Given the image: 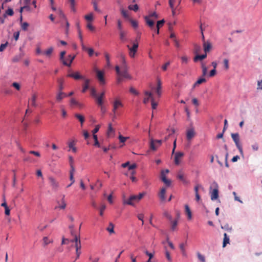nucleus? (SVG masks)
<instances>
[{
  "instance_id": "obj_1",
  "label": "nucleus",
  "mask_w": 262,
  "mask_h": 262,
  "mask_svg": "<svg viewBox=\"0 0 262 262\" xmlns=\"http://www.w3.org/2000/svg\"><path fill=\"white\" fill-rule=\"evenodd\" d=\"M115 70L118 75L117 79V83H120L124 79L130 80L132 77L128 73V71H121L118 66L115 67Z\"/></svg>"
},
{
  "instance_id": "obj_2",
  "label": "nucleus",
  "mask_w": 262,
  "mask_h": 262,
  "mask_svg": "<svg viewBox=\"0 0 262 262\" xmlns=\"http://www.w3.org/2000/svg\"><path fill=\"white\" fill-rule=\"evenodd\" d=\"M72 242H75L74 247L76 250V258L77 259L79 258L81 254V242L80 239V235H75V238L71 241Z\"/></svg>"
},
{
  "instance_id": "obj_3",
  "label": "nucleus",
  "mask_w": 262,
  "mask_h": 262,
  "mask_svg": "<svg viewBox=\"0 0 262 262\" xmlns=\"http://www.w3.org/2000/svg\"><path fill=\"white\" fill-rule=\"evenodd\" d=\"M231 136L239 152L241 154L243 155V150L242 145L239 142L240 139L239 134L238 133H232Z\"/></svg>"
},
{
  "instance_id": "obj_4",
  "label": "nucleus",
  "mask_w": 262,
  "mask_h": 262,
  "mask_svg": "<svg viewBox=\"0 0 262 262\" xmlns=\"http://www.w3.org/2000/svg\"><path fill=\"white\" fill-rule=\"evenodd\" d=\"M48 180L52 190L54 191H57L59 188V184L58 182L52 177H49L48 178Z\"/></svg>"
},
{
  "instance_id": "obj_5",
  "label": "nucleus",
  "mask_w": 262,
  "mask_h": 262,
  "mask_svg": "<svg viewBox=\"0 0 262 262\" xmlns=\"http://www.w3.org/2000/svg\"><path fill=\"white\" fill-rule=\"evenodd\" d=\"M123 106V104L120 100L118 98H116L114 100L113 103V110L112 111L114 113V117L115 118L116 114H117V110L120 107H122Z\"/></svg>"
},
{
  "instance_id": "obj_6",
  "label": "nucleus",
  "mask_w": 262,
  "mask_h": 262,
  "mask_svg": "<svg viewBox=\"0 0 262 262\" xmlns=\"http://www.w3.org/2000/svg\"><path fill=\"white\" fill-rule=\"evenodd\" d=\"M138 43L134 42L132 47H130L129 45L127 46V48L129 50V55L131 58H134L135 56L137 50L138 48Z\"/></svg>"
},
{
  "instance_id": "obj_7",
  "label": "nucleus",
  "mask_w": 262,
  "mask_h": 262,
  "mask_svg": "<svg viewBox=\"0 0 262 262\" xmlns=\"http://www.w3.org/2000/svg\"><path fill=\"white\" fill-rule=\"evenodd\" d=\"M135 202H138V201L136 195H133L130 196L128 200H125L124 196H123V204H127L133 206L134 205V203Z\"/></svg>"
},
{
  "instance_id": "obj_8",
  "label": "nucleus",
  "mask_w": 262,
  "mask_h": 262,
  "mask_svg": "<svg viewBox=\"0 0 262 262\" xmlns=\"http://www.w3.org/2000/svg\"><path fill=\"white\" fill-rule=\"evenodd\" d=\"M96 77L101 85L105 84V80L104 77V72L98 69H95Z\"/></svg>"
},
{
  "instance_id": "obj_9",
  "label": "nucleus",
  "mask_w": 262,
  "mask_h": 262,
  "mask_svg": "<svg viewBox=\"0 0 262 262\" xmlns=\"http://www.w3.org/2000/svg\"><path fill=\"white\" fill-rule=\"evenodd\" d=\"M105 96V92L103 91L99 95H97L96 97L95 98L96 100V103L98 105H102V104H103V99Z\"/></svg>"
},
{
  "instance_id": "obj_10",
  "label": "nucleus",
  "mask_w": 262,
  "mask_h": 262,
  "mask_svg": "<svg viewBox=\"0 0 262 262\" xmlns=\"http://www.w3.org/2000/svg\"><path fill=\"white\" fill-rule=\"evenodd\" d=\"M144 19L145 20L146 25L148 27H149V28L151 30H153L154 29H155V26H154L155 22H154V19L149 18L148 17H146L145 16H144Z\"/></svg>"
},
{
  "instance_id": "obj_11",
  "label": "nucleus",
  "mask_w": 262,
  "mask_h": 262,
  "mask_svg": "<svg viewBox=\"0 0 262 262\" xmlns=\"http://www.w3.org/2000/svg\"><path fill=\"white\" fill-rule=\"evenodd\" d=\"M184 156V153L182 152H177L174 155V163L176 165H179L181 162V159Z\"/></svg>"
},
{
  "instance_id": "obj_12",
  "label": "nucleus",
  "mask_w": 262,
  "mask_h": 262,
  "mask_svg": "<svg viewBox=\"0 0 262 262\" xmlns=\"http://www.w3.org/2000/svg\"><path fill=\"white\" fill-rule=\"evenodd\" d=\"M67 76L69 77H72L75 80L84 79V77L81 75L78 72L69 74Z\"/></svg>"
},
{
  "instance_id": "obj_13",
  "label": "nucleus",
  "mask_w": 262,
  "mask_h": 262,
  "mask_svg": "<svg viewBox=\"0 0 262 262\" xmlns=\"http://www.w3.org/2000/svg\"><path fill=\"white\" fill-rule=\"evenodd\" d=\"M37 96L36 94H33L32 95L31 98L29 100L28 105L30 104L32 106L36 107L37 106L36 99Z\"/></svg>"
},
{
  "instance_id": "obj_14",
  "label": "nucleus",
  "mask_w": 262,
  "mask_h": 262,
  "mask_svg": "<svg viewBox=\"0 0 262 262\" xmlns=\"http://www.w3.org/2000/svg\"><path fill=\"white\" fill-rule=\"evenodd\" d=\"M161 179L162 182L164 183L166 186H169L170 185L171 181L166 179L165 174L163 170H162L161 172Z\"/></svg>"
},
{
  "instance_id": "obj_15",
  "label": "nucleus",
  "mask_w": 262,
  "mask_h": 262,
  "mask_svg": "<svg viewBox=\"0 0 262 262\" xmlns=\"http://www.w3.org/2000/svg\"><path fill=\"white\" fill-rule=\"evenodd\" d=\"M195 133L193 128H190L187 130L186 133V138L188 140H191L195 136Z\"/></svg>"
},
{
  "instance_id": "obj_16",
  "label": "nucleus",
  "mask_w": 262,
  "mask_h": 262,
  "mask_svg": "<svg viewBox=\"0 0 262 262\" xmlns=\"http://www.w3.org/2000/svg\"><path fill=\"white\" fill-rule=\"evenodd\" d=\"M212 47L211 43L209 41H204L203 42V48L205 53L209 52Z\"/></svg>"
},
{
  "instance_id": "obj_17",
  "label": "nucleus",
  "mask_w": 262,
  "mask_h": 262,
  "mask_svg": "<svg viewBox=\"0 0 262 262\" xmlns=\"http://www.w3.org/2000/svg\"><path fill=\"white\" fill-rule=\"evenodd\" d=\"M177 178L181 181L184 184H186L189 183V182L185 178L184 173L181 171H179L177 175Z\"/></svg>"
},
{
  "instance_id": "obj_18",
  "label": "nucleus",
  "mask_w": 262,
  "mask_h": 262,
  "mask_svg": "<svg viewBox=\"0 0 262 262\" xmlns=\"http://www.w3.org/2000/svg\"><path fill=\"white\" fill-rule=\"evenodd\" d=\"M70 105L71 106H76L79 108L83 107L82 104L79 103L74 98L71 99L70 100Z\"/></svg>"
},
{
  "instance_id": "obj_19",
  "label": "nucleus",
  "mask_w": 262,
  "mask_h": 262,
  "mask_svg": "<svg viewBox=\"0 0 262 262\" xmlns=\"http://www.w3.org/2000/svg\"><path fill=\"white\" fill-rule=\"evenodd\" d=\"M166 191V188L164 187H163L161 189L160 192L159 193V197L161 201H164L165 200Z\"/></svg>"
},
{
  "instance_id": "obj_20",
  "label": "nucleus",
  "mask_w": 262,
  "mask_h": 262,
  "mask_svg": "<svg viewBox=\"0 0 262 262\" xmlns=\"http://www.w3.org/2000/svg\"><path fill=\"white\" fill-rule=\"evenodd\" d=\"M67 96V95L62 92V91H59L58 93L57 94L56 99L57 101L60 102L62 99L66 97Z\"/></svg>"
},
{
  "instance_id": "obj_21",
  "label": "nucleus",
  "mask_w": 262,
  "mask_h": 262,
  "mask_svg": "<svg viewBox=\"0 0 262 262\" xmlns=\"http://www.w3.org/2000/svg\"><path fill=\"white\" fill-rule=\"evenodd\" d=\"M219 197V190L218 189L214 188L213 189L212 192H211V199L212 201H214L217 199Z\"/></svg>"
},
{
  "instance_id": "obj_22",
  "label": "nucleus",
  "mask_w": 262,
  "mask_h": 262,
  "mask_svg": "<svg viewBox=\"0 0 262 262\" xmlns=\"http://www.w3.org/2000/svg\"><path fill=\"white\" fill-rule=\"evenodd\" d=\"M162 83L159 79L157 80V87L156 89V93L159 97L161 95Z\"/></svg>"
},
{
  "instance_id": "obj_23",
  "label": "nucleus",
  "mask_w": 262,
  "mask_h": 262,
  "mask_svg": "<svg viewBox=\"0 0 262 262\" xmlns=\"http://www.w3.org/2000/svg\"><path fill=\"white\" fill-rule=\"evenodd\" d=\"M66 53V52L64 51H62L60 53V60L62 61L63 64H64V66H66L68 67H70V64H68V62L64 60V56Z\"/></svg>"
},
{
  "instance_id": "obj_24",
  "label": "nucleus",
  "mask_w": 262,
  "mask_h": 262,
  "mask_svg": "<svg viewBox=\"0 0 262 262\" xmlns=\"http://www.w3.org/2000/svg\"><path fill=\"white\" fill-rule=\"evenodd\" d=\"M145 95L146 96L143 102L145 104H146L148 102L149 99H151V100H152V98H153L152 96V94L150 92H148L147 91H146L145 92Z\"/></svg>"
},
{
  "instance_id": "obj_25",
  "label": "nucleus",
  "mask_w": 262,
  "mask_h": 262,
  "mask_svg": "<svg viewBox=\"0 0 262 262\" xmlns=\"http://www.w3.org/2000/svg\"><path fill=\"white\" fill-rule=\"evenodd\" d=\"M81 47L82 50L88 52L90 56H92L93 55L94 52L92 48H88L84 44L82 45Z\"/></svg>"
},
{
  "instance_id": "obj_26",
  "label": "nucleus",
  "mask_w": 262,
  "mask_h": 262,
  "mask_svg": "<svg viewBox=\"0 0 262 262\" xmlns=\"http://www.w3.org/2000/svg\"><path fill=\"white\" fill-rule=\"evenodd\" d=\"M186 245V243H181L179 245V247L181 250L182 254L184 257H187V253L185 250Z\"/></svg>"
},
{
  "instance_id": "obj_27",
  "label": "nucleus",
  "mask_w": 262,
  "mask_h": 262,
  "mask_svg": "<svg viewBox=\"0 0 262 262\" xmlns=\"http://www.w3.org/2000/svg\"><path fill=\"white\" fill-rule=\"evenodd\" d=\"M58 83V91H62L63 89L64 79L63 78H58L57 80Z\"/></svg>"
},
{
  "instance_id": "obj_28",
  "label": "nucleus",
  "mask_w": 262,
  "mask_h": 262,
  "mask_svg": "<svg viewBox=\"0 0 262 262\" xmlns=\"http://www.w3.org/2000/svg\"><path fill=\"white\" fill-rule=\"evenodd\" d=\"M90 82V80L88 79H84V83L83 85V88L82 90V93H85L86 90L89 88V83Z\"/></svg>"
},
{
  "instance_id": "obj_29",
  "label": "nucleus",
  "mask_w": 262,
  "mask_h": 262,
  "mask_svg": "<svg viewBox=\"0 0 262 262\" xmlns=\"http://www.w3.org/2000/svg\"><path fill=\"white\" fill-rule=\"evenodd\" d=\"M54 50V48L51 47L47 49L43 53H42L46 56L50 57L52 54Z\"/></svg>"
},
{
  "instance_id": "obj_30",
  "label": "nucleus",
  "mask_w": 262,
  "mask_h": 262,
  "mask_svg": "<svg viewBox=\"0 0 262 262\" xmlns=\"http://www.w3.org/2000/svg\"><path fill=\"white\" fill-rule=\"evenodd\" d=\"M165 23L164 19H162L157 21L156 24V28H157V34H159L160 28H161Z\"/></svg>"
},
{
  "instance_id": "obj_31",
  "label": "nucleus",
  "mask_w": 262,
  "mask_h": 262,
  "mask_svg": "<svg viewBox=\"0 0 262 262\" xmlns=\"http://www.w3.org/2000/svg\"><path fill=\"white\" fill-rule=\"evenodd\" d=\"M207 57V53H205L204 54L202 55H197L195 56L194 58V61L196 62L199 60H203L205 58H206Z\"/></svg>"
},
{
  "instance_id": "obj_32",
  "label": "nucleus",
  "mask_w": 262,
  "mask_h": 262,
  "mask_svg": "<svg viewBox=\"0 0 262 262\" xmlns=\"http://www.w3.org/2000/svg\"><path fill=\"white\" fill-rule=\"evenodd\" d=\"M185 212L188 216V219L190 220L192 217V214L191 210L188 205H185Z\"/></svg>"
},
{
  "instance_id": "obj_33",
  "label": "nucleus",
  "mask_w": 262,
  "mask_h": 262,
  "mask_svg": "<svg viewBox=\"0 0 262 262\" xmlns=\"http://www.w3.org/2000/svg\"><path fill=\"white\" fill-rule=\"evenodd\" d=\"M230 242L229 237L228 236L227 233L224 234V239L223 243V247H225L227 244H229Z\"/></svg>"
},
{
  "instance_id": "obj_34",
  "label": "nucleus",
  "mask_w": 262,
  "mask_h": 262,
  "mask_svg": "<svg viewBox=\"0 0 262 262\" xmlns=\"http://www.w3.org/2000/svg\"><path fill=\"white\" fill-rule=\"evenodd\" d=\"M75 117L80 121L82 125L85 120L84 116L79 114H76Z\"/></svg>"
},
{
  "instance_id": "obj_35",
  "label": "nucleus",
  "mask_w": 262,
  "mask_h": 262,
  "mask_svg": "<svg viewBox=\"0 0 262 262\" xmlns=\"http://www.w3.org/2000/svg\"><path fill=\"white\" fill-rule=\"evenodd\" d=\"M206 81L205 78H199L193 84V86L194 88V87H196L197 86H198L199 85L204 83V82H205Z\"/></svg>"
},
{
  "instance_id": "obj_36",
  "label": "nucleus",
  "mask_w": 262,
  "mask_h": 262,
  "mask_svg": "<svg viewBox=\"0 0 262 262\" xmlns=\"http://www.w3.org/2000/svg\"><path fill=\"white\" fill-rule=\"evenodd\" d=\"M146 17H148L150 19H158L159 17L158 14L156 12H150L148 14V15L146 16Z\"/></svg>"
},
{
  "instance_id": "obj_37",
  "label": "nucleus",
  "mask_w": 262,
  "mask_h": 262,
  "mask_svg": "<svg viewBox=\"0 0 262 262\" xmlns=\"http://www.w3.org/2000/svg\"><path fill=\"white\" fill-rule=\"evenodd\" d=\"M64 195L63 196V198L61 200V204L58 203L59 206H58V208L61 209H64L66 208V205H67L66 203L64 200ZM56 208H57V207H56Z\"/></svg>"
},
{
  "instance_id": "obj_38",
  "label": "nucleus",
  "mask_w": 262,
  "mask_h": 262,
  "mask_svg": "<svg viewBox=\"0 0 262 262\" xmlns=\"http://www.w3.org/2000/svg\"><path fill=\"white\" fill-rule=\"evenodd\" d=\"M126 33L123 31V30H121V31H119V36H120V39L124 41L125 40H126Z\"/></svg>"
},
{
  "instance_id": "obj_39",
  "label": "nucleus",
  "mask_w": 262,
  "mask_h": 262,
  "mask_svg": "<svg viewBox=\"0 0 262 262\" xmlns=\"http://www.w3.org/2000/svg\"><path fill=\"white\" fill-rule=\"evenodd\" d=\"M53 242L52 238L50 239L48 237H44L43 238V243L44 246H46L50 243H52Z\"/></svg>"
},
{
  "instance_id": "obj_40",
  "label": "nucleus",
  "mask_w": 262,
  "mask_h": 262,
  "mask_svg": "<svg viewBox=\"0 0 262 262\" xmlns=\"http://www.w3.org/2000/svg\"><path fill=\"white\" fill-rule=\"evenodd\" d=\"M74 171V168L73 165H71V170L70 171V179L72 182V184H73L75 182L74 179V176H73V172Z\"/></svg>"
},
{
  "instance_id": "obj_41",
  "label": "nucleus",
  "mask_w": 262,
  "mask_h": 262,
  "mask_svg": "<svg viewBox=\"0 0 262 262\" xmlns=\"http://www.w3.org/2000/svg\"><path fill=\"white\" fill-rule=\"evenodd\" d=\"M156 143L155 142V141L153 139H151L150 143V149L152 150H157L158 148V146H156Z\"/></svg>"
},
{
  "instance_id": "obj_42",
  "label": "nucleus",
  "mask_w": 262,
  "mask_h": 262,
  "mask_svg": "<svg viewBox=\"0 0 262 262\" xmlns=\"http://www.w3.org/2000/svg\"><path fill=\"white\" fill-rule=\"evenodd\" d=\"M106 209V205L102 203L100 205V209H99V214L100 216H103V211Z\"/></svg>"
},
{
  "instance_id": "obj_43",
  "label": "nucleus",
  "mask_w": 262,
  "mask_h": 262,
  "mask_svg": "<svg viewBox=\"0 0 262 262\" xmlns=\"http://www.w3.org/2000/svg\"><path fill=\"white\" fill-rule=\"evenodd\" d=\"M84 18L89 21H92L93 20V14L92 13H90L88 15L84 16Z\"/></svg>"
},
{
  "instance_id": "obj_44",
  "label": "nucleus",
  "mask_w": 262,
  "mask_h": 262,
  "mask_svg": "<svg viewBox=\"0 0 262 262\" xmlns=\"http://www.w3.org/2000/svg\"><path fill=\"white\" fill-rule=\"evenodd\" d=\"M128 8L130 10H133L136 12L139 10V6L137 4H135L134 5H129L128 6Z\"/></svg>"
},
{
  "instance_id": "obj_45",
  "label": "nucleus",
  "mask_w": 262,
  "mask_h": 262,
  "mask_svg": "<svg viewBox=\"0 0 262 262\" xmlns=\"http://www.w3.org/2000/svg\"><path fill=\"white\" fill-rule=\"evenodd\" d=\"M202 74L203 76H205L206 75L207 73V68L205 66V64L204 63H202Z\"/></svg>"
},
{
  "instance_id": "obj_46",
  "label": "nucleus",
  "mask_w": 262,
  "mask_h": 262,
  "mask_svg": "<svg viewBox=\"0 0 262 262\" xmlns=\"http://www.w3.org/2000/svg\"><path fill=\"white\" fill-rule=\"evenodd\" d=\"M114 226L113 223H110L109 224V226L107 228V230L111 233H114Z\"/></svg>"
},
{
  "instance_id": "obj_47",
  "label": "nucleus",
  "mask_w": 262,
  "mask_h": 262,
  "mask_svg": "<svg viewBox=\"0 0 262 262\" xmlns=\"http://www.w3.org/2000/svg\"><path fill=\"white\" fill-rule=\"evenodd\" d=\"M182 63L187 64L189 61V58L186 55H183L181 57Z\"/></svg>"
},
{
  "instance_id": "obj_48",
  "label": "nucleus",
  "mask_w": 262,
  "mask_h": 262,
  "mask_svg": "<svg viewBox=\"0 0 262 262\" xmlns=\"http://www.w3.org/2000/svg\"><path fill=\"white\" fill-rule=\"evenodd\" d=\"M29 27V24L27 22H24L21 23V29L24 31H27L28 30V28Z\"/></svg>"
},
{
  "instance_id": "obj_49",
  "label": "nucleus",
  "mask_w": 262,
  "mask_h": 262,
  "mask_svg": "<svg viewBox=\"0 0 262 262\" xmlns=\"http://www.w3.org/2000/svg\"><path fill=\"white\" fill-rule=\"evenodd\" d=\"M14 14L13 10L11 8H9L6 11V13L4 15V16L6 17L7 15L12 16Z\"/></svg>"
},
{
  "instance_id": "obj_50",
  "label": "nucleus",
  "mask_w": 262,
  "mask_h": 262,
  "mask_svg": "<svg viewBox=\"0 0 262 262\" xmlns=\"http://www.w3.org/2000/svg\"><path fill=\"white\" fill-rule=\"evenodd\" d=\"M114 132V130L112 127V124L110 123L108 125V130H107V135L110 136L111 133Z\"/></svg>"
},
{
  "instance_id": "obj_51",
  "label": "nucleus",
  "mask_w": 262,
  "mask_h": 262,
  "mask_svg": "<svg viewBox=\"0 0 262 262\" xmlns=\"http://www.w3.org/2000/svg\"><path fill=\"white\" fill-rule=\"evenodd\" d=\"M93 138H94V141H95L94 145L99 147H100V144H99V143L98 142V140L97 136L96 135H93Z\"/></svg>"
},
{
  "instance_id": "obj_52",
  "label": "nucleus",
  "mask_w": 262,
  "mask_h": 262,
  "mask_svg": "<svg viewBox=\"0 0 262 262\" xmlns=\"http://www.w3.org/2000/svg\"><path fill=\"white\" fill-rule=\"evenodd\" d=\"M78 36H79V38L80 40L81 46H82V45L84 44V43H83V38H82V33H81V31L80 29H78Z\"/></svg>"
},
{
  "instance_id": "obj_53",
  "label": "nucleus",
  "mask_w": 262,
  "mask_h": 262,
  "mask_svg": "<svg viewBox=\"0 0 262 262\" xmlns=\"http://www.w3.org/2000/svg\"><path fill=\"white\" fill-rule=\"evenodd\" d=\"M130 22L133 28H138V23L137 21L133 20V19H130Z\"/></svg>"
},
{
  "instance_id": "obj_54",
  "label": "nucleus",
  "mask_w": 262,
  "mask_h": 262,
  "mask_svg": "<svg viewBox=\"0 0 262 262\" xmlns=\"http://www.w3.org/2000/svg\"><path fill=\"white\" fill-rule=\"evenodd\" d=\"M178 224V221L177 220L173 221L171 222V229L172 230H174Z\"/></svg>"
},
{
  "instance_id": "obj_55",
  "label": "nucleus",
  "mask_w": 262,
  "mask_h": 262,
  "mask_svg": "<svg viewBox=\"0 0 262 262\" xmlns=\"http://www.w3.org/2000/svg\"><path fill=\"white\" fill-rule=\"evenodd\" d=\"M201 49V47L200 46L195 44L194 45V51L195 53H199Z\"/></svg>"
},
{
  "instance_id": "obj_56",
  "label": "nucleus",
  "mask_w": 262,
  "mask_h": 262,
  "mask_svg": "<svg viewBox=\"0 0 262 262\" xmlns=\"http://www.w3.org/2000/svg\"><path fill=\"white\" fill-rule=\"evenodd\" d=\"M121 14L122 15V16L126 18H128V13H127V11L123 9H121Z\"/></svg>"
},
{
  "instance_id": "obj_57",
  "label": "nucleus",
  "mask_w": 262,
  "mask_h": 262,
  "mask_svg": "<svg viewBox=\"0 0 262 262\" xmlns=\"http://www.w3.org/2000/svg\"><path fill=\"white\" fill-rule=\"evenodd\" d=\"M87 28L91 31H94L95 30V27L92 25L91 23H89L86 25Z\"/></svg>"
},
{
  "instance_id": "obj_58",
  "label": "nucleus",
  "mask_w": 262,
  "mask_h": 262,
  "mask_svg": "<svg viewBox=\"0 0 262 262\" xmlns=\"http://www.w3.org/2000/svg\"><path fill=\"white\" fill-rule=\"evenodd\" d=\"M8 42H6L5 43H2L0 46V52H3L5 50L7 46H8Z\"/></svg>"
},
{
  "instance_id": "obj_59",
  "label": "nucleus",
  "mask_w": 262,
  "mask_h": 262,
  "mask_svg": "<svg viewBox=\"0 0 262 262\" xmlns=\"http://www.w3.org/2000/svg\"><path fill=\"white\" fill-rule=\"evenodd\" d=\"M197 256L200 260H201L202 262H204L205 260V257L202 255L200 253L198 252L197 253Z\"/></svg>"
},
{
  "instance_id": "obj_60",
  "label": "nucleus",
  "mask_w": 262,
  "mask_h": 262,
  "mask_svg": "<svg viewBox=\"0 0 262 262\" xmlns=\"http://www.w3.org/2000/svg\"><path fill=\"white\" fill-rule=\"evenodd\" d=\"M91 94L92 97H93L94 98H95L97 95L96 93V91L95 88H92L91 89Z\"/></svg>"
},
{
  "instance_id": "obj_61",
  "label": "nucleus",
  "mask_w": 262,
  "mask_h": 262,
  "mask_svg": "<svg viewBox=\"0 0 262 262\" xmlns=\"http://www.w3.org/2000/svg\"><path fill=\"white\" fill-rule=\"evenodd\" d=\"M165 255L167 259L169 261L171 262L172 261V258L170 256V253L167 250L165 251Z\"/></svg>"
},
{
  "instance_id": "obj_62",
  "label": "nucleus",
  "mask_w": 262,
  "mask_h": 262,
  "mask_svg": "<svg viewBox=\"0 0 262 262\" xmlns=\"http://www.w3.org/2000/svg\"><path fill=\"white\" fill-rule=\"evenodd\" d=\"M145 192H143L142 193H140L138 195H136L138 202L142 199V198L145 195Z\"/></svg>"
},
{
  "instance_id": "obj_63",
  "label": "nucleus",
  "mask_w": 262,
  "mask_h": 262,
  "mask_svg": "<svg viewBox=\"0 0 262 262\" xmlns=\"http://www.w3.org/2000/svg\"><path fill=\"white\" fill-rule=\"evenodd\" d=\"M120 70L121 71H128V67L127 64H122Z\"/></svg>"
},
{
  "instance_id": "obj_64",
  "label": "nucleus",
  "mask_w": 262,
  "mask_h": 262,
  "mask_svg": "<svg viewBox=\"0 0 262 262\" xmlns=\"http://www.w3.org/2000/svg\"><path fill=\"white\" fill-rule=\"evenodd\" d=\"M75 143L74 140H71L68 143V146L70 148H72L75 147Z\"/></svg>"
}]
</instances>
